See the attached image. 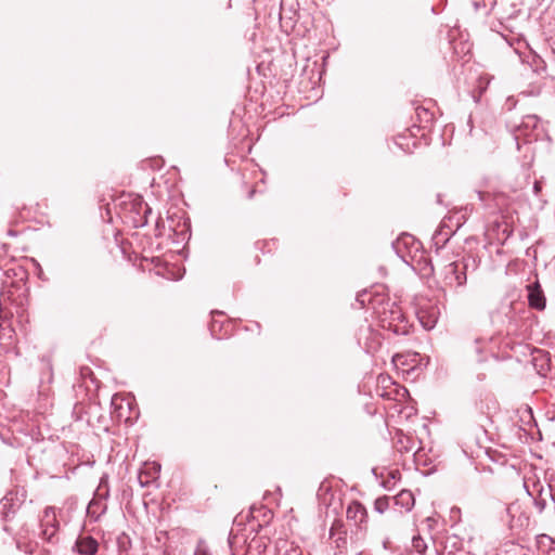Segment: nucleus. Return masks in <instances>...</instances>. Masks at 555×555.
Instances as JSON below:
<instances>
[{"label": "nucleus", "instance_id": "36", "mask_svg": "<svg viewBox=\"0 0 555 555\" xmlns=\"http://www.w3.org/2000/svg\"><path fill=\"white\" fill-rule=\"evenodd\" d=\"M442 235V231L440 230L438 233H437V237Z\"/></svg>", "mask_w": 555, "mask_h": 555}, {"label": "nucleus", "instance_id": "11", "mask_svg": "<svg viewBox=\"0 0 555 555\" xmlns=\"http://www.w3.org/2000/svg\"><path fill=\"white\" fill-rule=\"evenodd\" d=\"M532 356V364L535 367L537 373L541 376H545L550 370V359L547 354L542 350H534Z\"/></svg>", "mask_w": 555, "mask_h": 555}, {"label": "nucleus", "instance_id": "10", "mask_svg": "<svg viewBox=\"0 0 555 555\" xmlns=\"http://www.w3.org/2000/svg\"><path fill=\"white\" fill-rule=\"evenodd\" d=\"M159 472L160 465L158 463H145L138 476L141 487H149L152 482L156 481L159 476Z\"/></svg>", "mask_w": 555, "mask_h": 555}, {"label": "nucleus", "instance_id": "30", "mask_svg": "<svg viewBox=\"0 0 555 555\" xmlns=\"http://www.w3.org/2000/svg\"><path fill=\"white\" fill-rule=\"evenodd\" d=\"M533 190H534V193L538 194L541 190V184L539 181H535L534 182V185H533Z\"/></svg>", "mask_w": 555, "mask_h": 555}, {"label": "nucleus", "instance_id": "18", "mask_svg": "<svg viewBox=\"0 0 555 555\" xmlns=\"http://www.w3.org/2000/svg\"><path fill=\"white\" fill-rule=\"evenodd\" d=\"M416 117L421 124V127L426 128L434 120V113L423 106L415 108Z\"/></svg>", "mask_w": 555, "mask_h": 555}, {"label": "nucleus", "instance_id": "23", "mask_svg": "<svg viewBox=\"0 0 555 555\" xmlns=\"http://www.w3.org/2000/svg\"><path fill=\"white\" fill-rule=\"evenodd\" d=\"M398 444H399L398 450L401 453H403V452L408 453V452L413 451V449H414V442H412L409 438H405V440H403V438H400L398 440Z\"/></svg>", "mask_w": 555, "mask_h": 555}, {"label": "nucleus", "instance_id": "17", "mask_svg": "<svg viewBox=\"0 0 555 555\" xmlns=\"http://www.w3.org/2000/svg\"><path fill=\"white\" fill-rule=\"evenodd\" d=\"M106 511V504L103 503L101 500H95L93 499L89 505H88V508H87V512H88V515L92 518H94V520H98L100 518V516L105 513Z\"/></svg>", "mask_w": 555, "mask_h": 555}, {"label": "nucleus", "instance_id": "4", "mask_svg": "<svg viewBox=\"0 0 555 555\" xmlns=\"http://www.w3.org/2000/svg\"><path fill=\"white\" fill-rule=\"evenodd\" d=\"M25 491L23 489H12L0 500V517L2 520H10L21 508L25 501Z\"/></svg>", "mask_w": 555, "mask_h": 555}, {"label": "nucleus", "instance_id": "35", "mask_svg": "<svg viewBox=\"0 0 555 555\" xmlns=\"http://www.w3.org/2000/svg\"><path fill=\"white\" fill-rule=\"evenodd\" d=\"M144 209H145L144 212L150 211V208L146 205H145Z\"/></svg>", "mask_w": 555, "mask_h": 555}, {"label": "nucleus", "instance_id": "15", "mask_svg": "<svg viewBox=\"0 0 555 555\" xmlns=\"http://www.w3.org/2000/svg\"><path fill=\"white\" fill-rule=\"evenodd\" d=\"M276 555H302V552L298 545L283 540L276 544Z\"/></svg>", "mask_w": 555, "mask_h": 555}, {"label": "nucleus", "instance_id": "26", "mask_svg": "<svg viewBox=\"0 0 555 555\" xmlns=\"http://www.w3.org/2000/svg\"><path fill=\"white\" fill-rule=\"evenodd\" d=\"M194 555H212L208 544L204 540H199Z\"/></svg>", "mask_w": 555, "mask_h": 555}, {"label": "nucleus", "instance_id": "8", "mask_svg": "<svg viewBox=\"0 0 555 555\" xmlns=\"http://www.w3.org/2000/svg\"><path fill=\"white\" fill-rule=\"evenodd\" d=\"M528 301L529 306L537 310H543L545 308V296L539 280H535L532 284L527 285Z\"/></svg>", "mask_w": 555, "mask_h": 555}, {"label": "nucleus", "instance_id": "12", "mask_svg": "<svg viewBox=\"0 0 555 555\" xmlns=\"http://www.w3.org/2000/svg\"><path fill=\"white\" fill-rule=\"evenodd\" d=\"M78 553L82 555H94L98 552L99 544L92 537L80 538L76 542Z\"/></svg>", "mask_w": 555, "mask_h": 555}, {"label": "nucleus", "instance_id": "21", "mask_svg": "<svg viewBox=\"0 0 555 555\" xmlns=\"http://www.w3.org/2000/svg\"><path fill=\"white\" fill-rule=\"evenodd\" d=\"M453 270L452 272L456 274L455 278H460V274H463L464 278L467 276L468 272H467V268H468V264L464 261L462 262H453L450 264Z\"/></svg>", "mask_w": 555, "mask_h": 555}, {"label": "nucleus", "instance_id": "29", "mask_svg": "<svg viewBox=\"0 0 555 555\" xmlns=\"http://www.w3.org/2000/svg\"><path fill=\"white\" fill-rule=\"evenodd\" d=\"M18 234H20V232L14 229H8V231H7V235L11 236V237H16Z\"/></svg>", "mask_w": 555, "mask_h": 555}, {"label": "nucleus", "instance_id": "22", "mask_svg": "<svg viewBox=\"0 0 555 555\" xmlns=\"http://www.w3.org/2000/svg\"><path fill=\"white\" fill-rule=\"evenodd\" d=\"M486 340L481 338L476 339L474 343L475 351L478 354V361H483L486 359V356H482V353L486 352Z\"/></svg>", "mask_w": 555, "mask_h": 555}, {"label": "nucleus", "instance_id": "28", "mask_svg": "<svg viewBox=\"0 0 555 555\" xmlns=\"http://www.w3.org/2000/svg\"><path fill=\"white\" fill-rule=\"evenodd\" d=\"M400 477V472L398 469L389 472V478L395 482L397 478Z\"/></svg>", "mask_w": 555, "mask_h": 555}, {"label": "nucleus", "instance_id": "14", "mask_svg": "<svg viewBox=\"0 0 555 555\" xmlns=\"http://www.w3.org/2000/svg\"><path fill=\"white\" fill-rule=\"evenodd\" d=\"M230 325L231 324L229 322H219L218 320L214 319L209 325L211 336L217 339L227 337L229 335L228 327H230Z\"/></svg>", "mask_w": 555, "mask_h": 555}, {"label": "nucleus", "instance_id": "2", "mask_svg": "<svg viewBox=\"0 0 555 555\" xmlns=\"http://www.w3.org/2000/svg\"><path fill=\"white\" fill-rule=\"evenodd\" d=\"M513 218L496 216L487 225L485 235L490 244L498 243L503 245L513 234Z\"/></svg>", "mask_w": 555, "mask_h": 555}, {"label": "nucleus", "instance_id": "31", "mask_svg": "<svg viewBox=\"0 0 555 555\" xmlns=\"http://www.w3.org/2000/svg\"><path fill=\"white\" fill-rule=\"evenodd\" d=\"M389 483H391L390 478H389L388 480L384 481V482H383V486H384L385 488H389Z\"/></svg>", "mask_w": 555, "mask_h": 555}, {"label": "nucleus", "instance_id": "6", "mask_svg": "<svg viewBox=\"0 0 555 555\" xmlns=\"http://www.w3.org/2000/svg\"><path fill=\"white\" fill-rule=\"evenodd\" d=\"M527 493L533 499V503L538 512L541 514L548 504H552L555 508V499L552 493L551 486L544 488L540 481H534L532 487L529 488L525 482Z\"/></svg>", "mask_w": 555, "mask_h": 555}, {"label": "nucleus", "instance_id": "32", "mask_svg": "<svg viewBox=\"0 0 555 555\" xmlns=\"http://www.w3.org/2000/svg\"><path fill=\"white\" fill-rule=\"evenodd\" d=\"M211 314H212V317H215V315H222L223 313L221 311L216 310V311H211Z\"/></svg>", "mask_w": 555, "mask_h": 555}, {"label": "nucleus", "instance_id": "16", "mask_svg": "<svg viewBox=\"0 0 555 555\" xmlns=\"http://www.w3.org/2000/svg\"><path fill=\"white\" fill-rule=\"evenodd\" d=\"M537 543L545 555H555V541L551 537L541 534L537 538Z\"/></svg>", "mask_w": 555, "mask_h": 555}, {"label": "nucleus", "instance_id": "33", "mask_svg": "<svg viewBox=\"0 0 555 555\" xmlns=\"http://www.w3.org/2000/svg\"><path fill=\"white\" fill-rule=\"evenodd\" d=\"M516 504H511L508 507H507V512L508 513H512V511L515 508Z\"/></svg>", "mask_w": 555, "mask_h": 555}, {"label": "nucleus", "instance_id": "5", "mask_svg": "<svg viewBox=\"0 0 555 555\" xmlns=\"http://www.w3.org/2000/svg\"><path fill=\"white\" fill-rule=\"evenodd\" d=\"M59 524L56 520L55 508L48 506L43 511L41 518V539L51 546H54L59 542L57 537Z\"/></svg>", "mask_w": 555, "mask_h": 555}, {"label": "nucleus", "instance_id": "1", "mask_svg": "<svg viewBox=\"0 0 555 555\" xmlns=\"http://www.w3.org/2000/svg\"><path fill=\"white\" fill-rule=\"evenodd\" d=\"M357 301L361 307L372 308L380 327L396 335L408 333V322L396 301L389 299L383 284H375L370 289H363L357 294Z\"/></svg>", "mask_w": 555, "mask_h": 555}, {"label": "nucleus", "instance_id": "20", "mask_svg": "<svg viewBox=\"0 0 555 555\" xmlns=\"http://www.w3.org/2000/svg\"><path fill=\"white\" fill-rule=\"evenodd\" d=\"M389 507V498L388 496H379L374 502V509L383 514L385 513Z\"/></svg>", "mask_w": 555, "mask_h": 555}, {"label": "nucleus", "instance_id": "27", "mask_svg": "<svg viewBox=\"0 0 555 555\" xmlns=\"http://www.w3.org/2000/svg\"><path fill=\"white\" fill-rule=\"evenodd\" d=\"M538 122L537 116H527L526 126H532L535 127Z\"/></svg>", "mask_w": 555, "mask_h": 555}, {"label": "nucleus", "instance_id": "25", "mask_svg": "<svg viewBox=\"0 0 555 555\" xmlns=\"http://www.w3.org/2000/svg\"><path fill=\"white\" fill-rule=\"evenodd\" d=\"M434 273L433 266L429 261L425 260L424 266L418 270V275L422 279L430 278Z\"/></svg>", "mask_w": 555, "mask_h": 555}, {"label": "nucleus", "instance_id": "9", "mask_svg": "<svg viewBox=\"0 0 555 555\" xmlns=\"http://www.w3.org/2000/svg\"><path fill=\"white\" fill-rule=\"evenodd\" d=\"M347 520L353 521L356 526L361 527L367 520V512L363 504L352 501L346 511Z\"/></svg>", "mask_w": 555, "mask_h": 555}, {"label": "nucleus", "instance_id": "13", "mask_svg": "<svg viewBox=\"0 0 555 555\" xmlns=\"http://www.w3.org/2000/svg\"><path fill=\"white\" fill-rule=\"evenodd\" d=\"M395 504L404 508L406 512L414 506V495L410 490H401L395 498Z\"/></svg>", "mask_w": 555, "mask_h": 555}, {"label": "nucleus", "instance_id": "3", "mask_svg": "<svg viewBox=\"0 0 555 555\" xmlns=\"http://www.w3.org/2000/svg\"><path fill=\"white\" fill-rule=\"evenodd\" d=\"M478 198L485 203V207L491 209V211L501 218H513V211L511 210V199L503 193L490 194L478 191Z\"/></svg>", "mask_w": 555, "mask_h": 555}, {"label": "nucleus", "instance_id": "24", "mask_svg": "<svg viewBox=\"0 0 555 555\" xmlns=\"http://www.w3.org/2000/svg\"><path fill=\"white\" fill-rule=\"evenodd\" d=\"M412 546L420 554H423L426 551V548H427V545H426L424 539L421 538L420 535L418 537H414L412 539Z\"/></svg>", "mask_w": 555, "mask_h": 555}, {"label": "nucleus", "instance_id": "19", "mask_svg": "<svg viewBox=\"0 0 555 555\" xmlns=\"http://www.w3.org/2000/svg\"><path fill=\"white\" fill-rule=\"evenodd\" d=\"M16 547L25 554H34L38 548V542L25 541L22 538L16 540Z\"/></svg>", "mask_w": 555, "mask_h": 555}, {"label": "nucleus", "instance_id": "34", "mask_svg": "<svg viewBox=\"0 0 555 555\" xmlns=\"http://www.w3.org/2000/svg\"><path fill=\"white\" fill-rule=\"evenodd\" d=\"M44 552L50 553L51 550L49 547H43Z\"/></svg>", "mask_w": 555, "mask_h": 555}, {"label": "nucleus", "instance_id": "37", "mask_svg": "<svg viewBox=\"0 0 555 555\" xmlns=\"http://www.w3.org/2000/svg\"><path fill=\"white\" fill-rule=\"evenodd\" d=\"M31 264H33L34 267H38V264H37L35 261H31Z\"/></svg>", "mask_w": 555, "mask_h": 555}, {"label": "nucleus", "instance_id": "7", "mask_svg": "<svg viewBox=\"0 0 555 555\" xmlns=\"http://www.w3.org/2000/svg\"><path fill=\"white\" fill-rule=\"evenodd\" d=\"M439 314H440L439 308L431 302H426V304L420 306L416 311V315H417L420 323L422 324V326L425 330H428V331L435 327V325L438 321Z\"/></svg>", "mask_w": 555, "mask_h": 555}]
</instances>
